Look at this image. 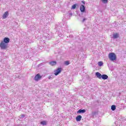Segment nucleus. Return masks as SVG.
Returning <instances> with one entry per match:
<instances>
[{"instance_id": "obj_9", "label": "nucleus", "mask_w": 126, "mask_h": 126, "mask_svg": "<svg viewBox=\"0 0 126 126\" xmlns=\"http://www.w3.org/2000/svg\"><path fill=\"white\" fill-rule=\"evenodd\" d=\"M82 119V116L81 115H78L76 117V121L77 122H80Z\"/></svg>"}, {"instance_id": "obj_11", "label": "nucleus", "mask_w": 126, "mask_h": 126, "mask_svg": "<svg viewBox=\"0 0 126 126\" xmlns=\"http://www.w3.org/2000/svg\"><path fill=\"white\" fill-rule=\"evenodd\" d=\"M86 112V110L85 109H80L77 111V114H81L82 113H85Z\"/></svg>"}, {"instance_id": "obj_12", "label": "nucleus", "mask_w": 126, "mask_h": 126, "mask_svg": "<svg viewBox=\"0 0 126 126\" xmlns=\"http://www.w3.org/2000/svg\"><path fill=\"white\" fill-rule=\"evenodd\" d=\"M119 33H116L113 34V37L114 39H117V38H119Z\"/></svg>"}, {"instance_id": "obj_4", "label": "nucleus", "mask_w": 126, "mask_h": 126, "mask_svg": "<svg viewBox=\"0 0 126 126\" xmlns=\"http://www.w3.org/2000/svg\"><path fill=\"white\" fill-rule=\"evenodd\" d=\"M61 72H62V68H58L56 70L54 71V74L57 76L58 75V74H60Z\"/></svg>"}, {"instance_id": "obj_8", "label": "nucleus", "mask_w": 126, "mask_h": 126, "mask_svg": "<svg viewBox=\"0 0 126 126\" xmlns=\"http://www.w3.org/2000/svg\"><path fill=\"white\" fill-rule=\"evenodd\" d=\"M95 76L97 78H99V79H101V78H102V74L98 72L95 73Z\"/></svg>"}, {"instance_id": "obj_10", "label": "nucleus", "mask_w": 126, "mask_h": 126, "mask_svg": "<svg viewBox=\"0 0 126 126\" xmlns=\"http://www.w3.org/2000/svg\"><path fill=\"white\" fill-rule=\"evenodd\" d=\"M102 79H103L104 80H106L107 78H109V76L106 74H103L101 76Z\"/></svg>"}, {"instance_id": "obj_22", "label": "nucleus", "mask_w": 126, "mask_h": 126, "mask_svg": "<svg viewBox=\"0 0 126 126\" xmlns=\"http://www.w3.org/2000/svg\"><path fill=\"white\" fill-rule=\"evenodd\" d=\"M69 16H72V13H69Z\"/></svg>"}, {"instance_id": "obj_17", "label": "nucleus", "mask_w": 126, "mask_h": 126, "mask_svg": "<svg viewBox=\"0 0 126 126\" xmlns=\"http://www.w3.org/2000/svg\"><path fill=\"white\" fill-rule=\"evenodd\" d=\"M64 63L65 65H68V64H69V61H65Z\"/></svg>"}, {"instance_id": "obj_16", "label": "nucleus", "mask_w": 126, "mask_h": 126, "mask_svg": "<svg viewBox=\"0 0 126 126\" xmlns=\"http://www.w3.org/2000/svg\"><path fill=\"white\" fill-rule=\"evenodd\" d=\"M103 63L102 62H98V65L99 66H102V65H103Z\"/></svg>"}, {"instance_id": "obj_21", "label": "nucleus", "mask_w": 126, "mask_h": 126, "mask_svg": "<svg viewBox=\"0 0 126 126\" xmlns=\"http://www.w3.org/2000/svg\"><path fill=\"white\" fill-rule=\"evenodd\" d=\"M85 20H87V18H84L83 20H82V22H84L85 21Z\"/></svg>"}, {"instance_id": "obj_13", "label": "nucleus", "mask_w": 126, "mask_h": 126, "mask_svg": "<svg viewBox=\"0 0 126 126\" xmlns=\"http://www.w3.org/2000/svg\"><path fill=\"white\" fill-rule=\"evenodd\" d=\"M50 65H56L57 64V62L56 61H51L49 63Z\"/></svg>"}, {"instance_id": "obj_3", "label": "nucleus", "mask_w": 126, "mask_h": 126, "mask_svg": "<svg viewBox=\"0 0 126 126\" xmlns=\"http://www.w3.org/2000/svg\"><path fill=\"white\" fill-rule=\"evenodd\" d=\"M42 76L40 74H37L34 77V80L35 81H39V80L42 79Z\"/></svg>"}, {"instance_id": "obj_2", "label": "nucleus", "mask_w": 126, "mask_h": 126, "mask_svg": "<svg viewBox=\"0 0 126 126\" xmlns=\"http://www.w3.org/2000/svg\"><path fill=\"white\" fill-rule=\"evenodd\" d=\"M0 47L1 50H6L8 48L7 43H5L2 41L0 43Z\"/></svg>"}, {"instance_id": "obj_23", "label": "nucleus", "mask_w": 126, "mask_h": 126, "mask_svg": "<svg viewBox=\"0 0 126 126\" xmlns=\"http://www.w3.org/2000/svg\"><path fill=\"white\" fill-rule=\"evenodd\" d=\"M82 2L83 3H84V4H85V1L82 0Z\"/></svg>"}, {"instance_id": "obj_6", "label": "nucleus", "mask_w": 126, "mask_h": 126, "mask_svg": "<svg viewBox=\"0 0 126 126\" xmlns=\"http://www.w3.org/2000/svg\"><path fill=\"white\" fill-rule=\"evenodd\" d=\"M9 13L8 11H6L2 15V18L3 19H5L7 16L9 15Z\"/></svg>"}, {"instance_id": "obj_5", "label": "nucleus", "mask_w": 126, "mask_h": 126, "mask_svg": "<svg viewBox=\"0 0 126 126\" xmlns=\"http://www.w3.org/2000/svg\"><path fill=\"white\" fill-rule=\"evenodd\" d=\"M9 41H10V39H9V38L4 37L3 39V41H2V42L8 44V43H9Z\"/></svg>"}, {"instance_id": "obj_15", "label": "nucleus", "mask_w": 126, "mask_h": 126, "mask_svg": "<svg viewBox=\"0 0 126 126\" xmlns=\"http://www.w3.org/2000/svg\"><path fill=\"white\" fill-rule=\"evenodd\" d=\"M116 105H113L111 106V109L112 111H115L116 110Z\"/></svg>"}, {"instance_id": "obj_14", "label": "nucleus", "mask_w": 126, "mask_h": 126, "mask_svg": "<svg viewBox=\"0 0 126 126\" xmlns=\"http://www.w3.org/2000/svg\"><path fill=\"white\" fill-rule=\"evenodd\" d=\"M41 125H42L43 126H46L47 125V122L45 121H43L40 122Z\"/></svg>"}, {"instance_id": "obj_19", "label": "nucleus", "mask_w": 126, "mask_h": 126, "mask_svg": "<svg viewBox=\"0 0 126 126\" xmlns=\"http://www.w3.org/2000/svg\"><path fill=\"white\" fill-rule=\"evenodd\" d=\"M103 3H108V0H101Z\"/></svg>"}, {"instance_id": "obj_18", "label": "nucleus", "mask_w": 126, "mask_h": 126, "mask_svg": "<svg viewBox=\"0 0 126 126\" xmlns=\"http://www.w3.org/2000/svg\"><path fill=\"white\" fill-rule=\"evenodd\" d=\"M75 8H76V4H73L72 6V8H71L72 9H75Z\"/></svg>"}, {"instance_id": "obj_24", "label": "nucleus", "mask_w": 126, "mask_h": 126, "mask_svg": "<svg viewBox=\"0 0 126 126\" xmlns=\"http://www.w3.org/2000/svg\"><path fill=\"white\" fill-rule=\"evenodd\" d=\"M51 78H52V76H49L48 77V79H51Z\"/></svg>"}, {"instance_id": "obj_1", "label": "nucleus", "mask_w": 126, "mask_h": 126, "mask_svg": "<svg viewBox=\"0 0 126 126\" xmlns=\"http://www.w3.org/2000/svg\"><path fill=\"white\" fill-rule=\"evenodd\" d=\"M108 58L110 61L114 62V61H116L117 60V56H116V54L114 53H110L108 55Z\"/></svg>"}, {"instance_id": "obj_20", "label": "nucleus", "mask_w": 126, "mask_h": 126, "mask_svg": "<svg viewBox=\"0 0 126 126\" xmlns=\"http://www.w3.org/2000/svg\"><path fill=\"white\" fill-rule=\"evenodd\" d=\"M20 118L21 120H22V119H23V118H25V115L24 114L21 115L20 116Z\"/></svg>"}, {"instance_id": "obj_7", "label": "nucleus", "mask_w": 126, "mask_h": 126, "mask_svg": "<svg viewBox=\"0 0 126 126\" xmlns=\"http://www.w3.org/2000/svg\"><path fill=\"white\" fill-rule=\"evenodd\" d=\"M81 12H85V6L81 5L80 7Z\"/></svg>"}]
</instances>
